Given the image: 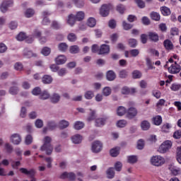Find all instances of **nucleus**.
<instances>
[{
	"label": "nucleus",
	"instance_id": "nucleus-63",
	"mask_svg": "<svg viewBox=\"0 0 181 181\" xmlns=\"http://www.w3.org/2000/svg\"><path fill=\"white\" fill-rule=\"evenodd\" d=\"M117 11L120 13H124V12H125V6L122 4H119L117 6Z\"/></svg>",
	"mask_w": 181,
	"mask_h": 181
},
{
	"label": "nucleus",
	"instance_id": "nucleus-43",
	"mask_svg": "<svg viewBox=\"0 0 181 181\" xmlns=\"http://www.w3.org/2000/svg\"><path fill=\"white\" fill-rule=\"evenodd\" d=\"M33 37H37V39H40L42 37V31L39 29H35L33 33Z\"/></svg>",
	"mask_w": 181,
	"mask_h": 181
},
{
	"label": "nucleus",
	"instance_id": "nucleus-15",
	"mask_svg": "<svg viewBox=\"0 0 181 181\" xmlns=\"http://www.w3.org/2000/svg\"><path fill=\"white\" fill-rule=\"evenodd\" d=\"M69 125L70 122L65 119L60 120L58 123V127L59 129H66V128H69Z\"/></svg>",
	"mask_w": 181,
	"mask_h": 181
},
{
	"label": "nucleus",
	"instance_id": "nucleus-14",
	"mask_svg": "<svg viewBox=\"0 0 181 181\" xmlns=\"http://www.w3.org/2000/svg\"><path fill=\"white\" fill-rule=\"evenodd\" d=\"M110 53V45H102L99 50V54H108Z\"/></svg>",
	"mask_w": 181,
	"mask_h": 181
},
{
	"label": "nucleus",
	"instance_id": "nucleus-27",
	"mask_svg": "<svg viewBox=\"0 0 181 181\" xmlns=\"http://www.w3.org/2000/svg\"><path fill=\"white\" fill-rule=\"evenodd\" d=\"M110 156L113 158H116V156H118L119 155V148L115 147L114 148H112L110 151Z\"/></svg>",
	"mask_w": 181,
	"mask_h": 181
},
{
	"label": "nucleus",
	"instance_id": "nucleus-48",
	"mask_svg": "<svg viewBox=\"0 0 181 181\" xmlns=\"http://www.w3.org/2000/svg\"><path fill=\"white\" fill-rule=\"evenodd\" d=\"M142 77V74L138 70H135L132 72L133 78H141Z\"/></svg>",
	"mask_w": 181,
	"mask_h": 181
},
{
	"label": "nucleus",
	"instance_id": "nucleus-26",
	"mask_svg": "<svg viewBox=\"0 0 181 181\" xmlns=\"http://www.w3.org/2000/svg\"><path fill=\"white\" fill-rule=\"evenodd\" d=\"M117 113L119 117H122V115H125L127 113V109L124 106H119L117 108Z\"/></svg>",
	"mask_w": 181,
	"mask_h": 181
},
{
	"label": "nucleus",
	"instance_id": "nucleus-44",
	"mask_svg": "<svg viewBox=\"0 0 181 181\" xmlns=\"http://www.w3.org/2000/svg\"><path fill=\"white\" fill-rule=\"evenodd\" d=\"M128 43H129V46L130 47H133V48H135L136 47L137 45H138V42H136V40L134 38H130L128 41Z\"/></svg>",
	"mask_w": 181,
	"mask_h": 181
},
{
	"label": "nucleus",
	"instance_id": "nucleus-18",
	"mask_svg": "<svg viewBox=\"0 0 181 181\" xmlns=\"http://www.w3.org/2000/svg\"><path fill=\"white\" fill-rule=\"evenodd\" d=\"M71 141L74 144H81L83 137L80 134H76L71 137Z\"/></svg>",
	"mask_w": 181,
	"mask_h": 181
},
{
	"label": "nucleus",
	"instance_id": "nucleus-2",
	"mask_svg": "<svg viewBox=\"0 0 181 181\" xmlns=\"http://www.w3.org/2000/svg\"><path fill=\"white\" fill-rule=\"evenodd\" d=\"M168 72L170 74H177L181 71V66L177 62L172 64L170 67L168 68Z\"/></svg>",
	"mask_w": 181,
	"mask_h": 181
},
{
	"label": "nucleus",
	"instance_id": "nucleus-12",
	"mask_svg": "<svg viewBox=\"0 0 181 181\" xmlns=\"http://www.w3.org/2000/svg\"><path fill=\"white\" fill-rule=\"evenodd\" d=\"M163 46H164L165 50L170 51V50H173V49H174L173 43L172 42V41L170 40H168V39L164 40Z\"/></svg>",
	"mask_w": 181,
	"mask_h": 181
},
{
	"label": "nucleus",
	"instance_id": "nucleus-8",
	"mask_svg": "<svg viewBox=\"0 0 181 181\" xmlns=\"http://www.w3.org/2000/svg\"><path fill=\"white\" fill-rule=\"evenodd\" d=\"M60 179H69V180H76V174L74 173L64 172L60 175Z\"/></svg>",
	"mask_w": 181,
	"mask_h": 181
},
{
	"label": "nucleus",
	"instance_id": "nucleus-38",
	"mask_svg": "<svg viewBox=\"0 0 181 181\" xmlns=\"http://www.w3.org/2000/svg\"><path fill=\"white\" fill-rule=\"evenodd\" d=\"M67 39L69 42H76L77 35L75 33H71L67 35Z\"/></svg>",
	"mask_w": 181,
	"mask_h": 181
},
{
	"label": "nucleus",
	"instance_id": "nucleus-35",
	"mask_svg": "<svg viewBox=\"0 0 181 181\" xmlns=\"http://www.w3.org/2000/svg\"><path fill=\"white\" fill-rule=\"evenodd\" d=\"M48 98H50V94L46 90H44L42 93L40 95V100H47Z\"/></svg>",
	"mask_w": 181,
	"mask_h": 181
},
{
	"label": "nucleus",
	"instance_id": "nucleus-32",
	"mask_svg": "<svg viewBox=\"0 0 181 181\" xmlns=\"http://www.w3.org/2000/svg\"><path fill=\"white\" fill-rule=\"evenodd\" d=\"M128 163H136L138 162V157L136 156H130L127 157Z\"/></svg>",
	"mask_w": 181,
	"mask_h": 181
},
{
	"label": "nucleus",
	"instance_id": "nucleus-16",
	"mask_svg": "<svg viewBox=\"0 0 181 181\" xmlns=\"http://www.w3.org/2000/svg\"><path fill=\"white\" fill-rule=\"evenodd\" d=\"M67 62V58L64 55H59L55 59V62L57 64H64Z\"/></svg>",
	"mask_w": 181,
	"mask_h": 181
},
{
	"label": "nucleus",
	"instance_id": "nucleus-57",
	"mask_svg": "<svg viewBox=\"0 0 181 181\" xmlns=\"http://www.w3.org/2000/svg\"><path fill=\"white\" fill-rule=\"evenodd\" d=\"M180 88H181V85L177 84V83H173L171 87H170V89L173 91H177V90H180Z\"/></svg>",
	"mask_w": 181,
	"mask_h": 181
},
{
	"label": "nucleus",
	"instance_id": "nucleus-53",
	"mask_svg": "<svg viewBox=\"0 0 181 181\" xmlns=\"http://www.w3.org/2000/svg\"><path fill=\"white\" fill-rule=\"evenodd\" d=\"M117 125L119 128H124L127 126V120L122 119L119 120L117 123Z\"/></svg>",
	"mask_w": 181,
	"mask_h": 181
},
{
	"label": "nucleus",
	"instance_id": "nucleus-4",
	"mask_svg": "<svg viewBox=\"0 0 181 181\" xmlns=\"http://www.w3.org/2000/svg\"><path fill=\"white\" fill-rule=\"evenodd\" d=\"M20 172H21V173H23L24 175H28V176H30V177L31 178L30 181H36V178H35L36 171L35 170V169H30V170H28L26 168H20Z\"/></svg>",
	"mask_w": 181,
	"mask_h": 181
},
{
	"label": "nucleus",
	"instance_id": "nucleus-28",
	"mask_svg": "<svg viewBox=\"0 0 181 181\" xmlns=\"http://www.w3.org/2000/svg\"><path fill=\"white\" fill-rule=\"evenodd\" d=\"M87 25L88 26H89V28H94V26L97 25V21H95V18L93 17L89 18L88 19Z\"/></svg>",
	"mask_w": 181,
	"mask_h": 181
},
{
	"label": "nucleus",
	"instance_id": "nucleus-56",
	"mask_svg": "<svg viewBox=\"0 0 181 181\" xmlns=\"http://www.w3.org/2000/svg\"><path fill=\"white\" fill-rule=\"evenodd\" d=\"M146 65L148 66V68L152 70L153 69V62L151 60V58L146 57Z\"/></svg>",
	"mask_w": 181,
	"mask_h": 181
},
{
	"label": "nucleus",
	"instance_id": "nucleus-52",
	"mask_svg": "<svg viewBox=\"0 0 181 181\" xmlns=\"http://www.w3.org/2000/svg\"><path fill=\"white\" fill-rule=\"evenodd\" d=\"M17 40H19V42H22L26 39V34L25 33H20L17 37Z\"/></svg>",
	"mask_w": 181,
	"mask_h": 181
},
{
	"label": "nucleus",
	"instance_id": "nucleus-9",
	"mask_svg": "<svg viewBox=\"0 0 181 181\" xmlns=\"http://www.w3.org/2000/svg\"><path fill=\"white\" fill-rule=\"evenodd\" d=\"M108 119V117H103L95 119V127H104Z\"/></svg>",
	"mask_w": 181,
	"mask_h": 181
},
{
	"label": "nucleus",
	"instance_id": "nucleus-7",
	"mask_svg": "<svg viewBox=\"0 0 181 181\" xmlns=\"http://www.w3.org/2000/svg\"><path fill=\"white\" fill-rule=\"evenodd\" d=\"M103 149V144L101 142L96 141H94L92 144V151L95 153H98V152H101Z\"/></svg>",
	"mask_w": 181,
	"mask_h": 181
},
{
	"label": "nucleus",
	"instance_id": "nucleus-21",
	"mask_svg": "<svg viewBox=\"0 0 181 181\" xmlns=\"http://www.w3.org/2000/svg\"><path fill=\"white\" fill-rule=\"evenodd\" d=\"M106 175L107 176V179H114V176H115L114 168H109L106 171Z\"/></svg>",
	"mask_w": 181,
	"mask_h": 181
},
{
	"label": "nucleus",
	"instance_id": "nucleus-37",
	"mask_svg": "<svg viewBox=\"0 0 181 181\" xmlns=\"http://www.w3.org/2000/svg\"><path fill=\"white\" fill-rule=\"evenodd\" d=\"M35 15V10L32 8H28L25 12V18H32Z\"/></svg>",
	"mask_w": 181,
	"mask_h": 181
},
{
	"label": "nucleus",
	"instance_id": "nucleus-1",
	"mask_svg": "<svg viewBox=\"0 0 181 181\" xmlns=\"http://www.w3.org/2000/svg\"><path fill=\"white\" fill-rule=\"evenodd\" d=\"M52 137L47 136L42 139L43 144L40 150L42 152H45L46 155L50 156L53 153V145H52Z\"/></svg>",
	"mask_w": 181,
	"mask_h": 181
},
{
	"label": "nucleus",
	"instance_id": "nucleus-50",
	"mask_svg": "<svg viewBox=\"0 0 181 181\" xmlns=\"http://www.w3.org/2000/svg\"><path fill=\"white\" fill-rule=\"evenodd\" d=\"M115 169L117 172H121L122 170V163L117 161L115 164Z\"/></svg>",
	"mask_w": 181,
	"mask_h": 181
},
{
	"label": "nucleus",
	"instance_id": "nucleus-11",
	"mask_svg": "<svg viewBox=\"0 0 181 181\" xmlns=\"http://www.w3.org/2000/svg\"><path fill=\"white\" fill-rule=\"evenodd\" d=\"M11 141L14 145H19L21 142H22V138L21 137V135L18 134H14L11 136Z\"/></svg>",
	"mask_w": 181,
	"mask_h": 181
},
{
	"label": "nucleus",
	"instance_id": "nucleus-60",
	"mask_svg": "<svg viewBox=\"0 0 181 181\" xmlns=\"http://www.w3.org/2000/svg\"><path fill=\"white\" fill-rule=\"evenodd\" d=\"M169 129H170V124H169V123L163 125L161 127L162 132H169Z\"/></svg>",
	"mask_w": 181,
	"mask_h": 181
},
{
	"label": "nucleus",
	"instance_id": "nucleus-30",
	"mask_svg": "<svg viewBox=\"0 0 181 181\" xmlns=\"http://www.w3.org/2000/svg\"><path fill=\"white\" fill-rule=\"evenodd\" d=\"M151 165L153 166H159V156H154L151 159Z\"/></svg>",
	"mask_w": 181,
	"mask_h": 181
},
{
	"label": "nucleus",
	"instance_id": "nucleus-13",
	"mask_svg": "<svg viewBox=\"0 0 181 181\" xmlns=\"http://www.w3.org/2000/svg\"><path fill=\"white\" fill-rule=\"evenodd\" d=\"M106 78L108 81H114L117 78V74L112 70L108 71L106 73Z\"/></svg>",
	"mask_w": 181,
	"mask_h": 181
},
{
	"label": "nucleus",
	"instance_id": "nucleus-40",
	"mask_svg": "<svg viewBox=\"0 0 181 181\" xmlns=\"http://www.w3.org/2000/svg\"><path fill=\"white\" fill-rule=\"evenodd\" d=\"M119 78H127L128 77V71L125 69H122L119 72Z\"/></svg>",
	"mask_w": 181,
	"mask_h": 181
},
{
	"label": "nucleus",
	"instance_id": "nucleus-51",
	"mask_svg": "<svg viewBox=\"0 0 181 181\" xmlns=\"http://www.w3.org/2000/svg\"><path fill=\"white\" fill-rule=\"evenodd\" d=\"M103 94L105 97H108V95H111V88L110 87H105L103 90Z\"/></svg>",
	"mask_w": 181,
	"mask_h": 181
},
{
	"label": "nucleus",
	"instance_id": "nucleus-45",
	"mask_svg": "<svg viewBox=\"0 0 181 181\" xmlns=\"http://www.w3.org/2000/svg\"><path fill=\"white\" fill-rule=\"evenodd\" d=\"M122 26L124 30H129V29H132V28H134L132 24H129L125 21L122 22Z\"/></svg>",
	"mask_w": 181,
	"mask_h": 181
},
{
	"label": "nucleus",
	"instance_id": "nucleus-59",
	"mask_svg": "<svg viewBox=\"0 0 181 181\" xmlns=\"http://www.w3.org/2000/svg\"><path fill=\"white\" fill-rule=\"evenodd\" d=\"M135 2L141 9L145 8V1L142 0H135Z\"/></svg>",
	"mask_w": 181,
	"mask_h": 181
},
{
	"label": "nucleus",
	"instance_id": "nucleus-61",
	"mask_svg": "<svg viewBox=\"0 0 181 181\" xmlns=\"http://www.w3.org/2000/svg\"><path fill=\"white\" fill-rule=\"evenodd\" d=\"M129 54H131V56H132V57H136V56H139V49H132L129 51Z\"/></svg>",
	"mask_w": 181,
	"mask_h": 181
},
{
	"label": "nucleus",
	"instance_id": "nucleus-33",
	"mask_svg": "<svg viewBox=\"0 0 181 181\" xmlns=\"http://www.w3.org/2000/svg\"><path fill=\"white\" fill-rule=\"evenodd\" d=\"M148 37L153 42H158V40L159 39V35L155 33H148Z\"/></svg>",
	"mask_w": 181,
	"mask_h": 181
},
{
	"label": "nucleus",
	"instance_id": "nucleus-47",
	"mask_svg": "<svg viewBox=\"0 0 181 181\" xmlns=\"http://www.w3.org/2000/svg\"><path fill=\"white\" fill-rule=\"evenodd\" d=\"M88 121H94L95 119V110H90V113L87 118Z\"/></svg>",
	"mask_w": 181,
	"mask_h": 181
},
{
	"label": "nucleus",
	"instance_id": "nucleus-22",
	"mask_svg": "<svg viewBox=\"0 0 181 181\" xmlns=\"http://www.w3.org/2000/svg\"><path fill=\"white\" fill-rule=\"evenodd\" d=\"M42 81L44 84H51L52 81H53V78L50 75H45L42 78Z\"/></svg>",
	"mask_w": 181,
	"mask_h": 181
},
{
	"label": "nucleus",
	"instance_id": "nucleus-41",
	"mask_svg": "<svg viewBox=\"0 0 181 181\" xmlns=\"http://www.w3.org/2000/svg\"><path fill=\"white\" fill-rule=\"evenodd\" d=\"M84 97L86 100H91L94 97V92L88 90L85 93Z\"/></svg>",
	"mask_w": 181,
	"mask_h": 181
},
{
	"label": "nucleus",
	"instance_id": "nucleus-25",
	"mask_svg": "<svg viewBox=\"0 0 181 181\" xmlns=\"http://www.w3.org/2000/svg\"><path fill=\"white\" fill-rule=\"evenodd\" d=\"M141 129H143V131H148V129H149V128H151V123H149V122H148V120H144V121L141 122Z\"/></svg>",
	"mask_w": 181,
	"mask_h": 181
},
{
	"label": "nucleus",
	"instance_id": "nucleus-34",
	"mask_svg": "<svg viewBox=\"0 0 181 181\" xmlns=\"http://www.w3.org/2000/svg\"><path fill=\"white\" fill-rule=\"evenodd\" d=\"M74 127L77 131H79V129H83V128H84V123L80 121L76 122L74 123Z\"/></svg>",
	"mask_w": 181,
	"mask_h": 181
},
{
	"label": "nucleus",
	"instance_id": "nucleus-39",
	"mask_svg": "<svg viewBox=\"0 0 181 181\" xmlns=\"http://www.w3.org/2000/svg\"><path fill=\"white\" fill-rule=\"evenodd\" d=\"M10 94H12V95H16L18 93H19V88L18 86H12L9 89Z\"/></svg>",
	"mask_w": 181,
	"mask_h": 181
},
{
	"label": "nucleus",
	"instance_id": "nucleus-36",
	"mask_svg": "<svg viewBox=\"0 0 181 181\" xmlns=\"http://www.w3.org/2000/svg\"><path fill=\"white\" fill-rule=\"evenodd\" d=\"M68 47L69 46L67 45V44H66V42H61L58 45V48H59V50H60V52H66Z\"/></svg>",
	"mask_w": 181,
	"mask_h": 181
},
{
	"label": "nucleus",
	"instance_id": "nucleus-20",
	"mask_svg": "<svg viewBox=\"0 0 181 181\" xmlns=\"http://www.w3.org/2000/svg\"><path fill=\"white\" fill-rule=\"evenodd\" d=\"M49 15H50V13H49V12L44 11L42 13V16L44 17V18L42 20V25H49L50 24V20H49V18H47V16H49Z\"/></svg>",
	"mask_w": 181,
	"mask_h": 181
},
{
	"label": "nucleus",
	"instance_id": "nucleus-46",
	"mask_svg": "<svg viewBox=\"0 0 181 181\" xmlns=\"http://www.w3.org/2000/svg\"><path fill=\"white\" fill-rule=\"evenodd\" d=\"M51 28H52V29H55L56 30H59V29L61 28L60 23L56 21H53L51 23Z\"/></svg>",
	"mask_w": 181,
	"mask_h": 181
},
{
	"label": "nucleus",
	"instance_id": "nucleus-54",
	"mask_svg": "<svg viewBox=\"0 0 181 181\" xmlns=\"http://www.w3.org/2000/svg\"><path fill=\"white\" fill-rule=\"evenodd\" d=\"M50 52H51L50 48L45 47L42 48L41 53L44 56H49V54H50Z\"/></svg>",
	"mask_w": 181,
	"mask_h": 181
},
{
	"label": "nucleus",
	"instance_id": "nucleus-31",
	"mask_svg": "<svg viewBox=\"0 0 181 181\" xmlns=\"http://www.w3.org/2000/svg\"><path fill=\"white\" fill-rule=\"evenodd\" d=\"M76 8H83L84 6V0H71Z\"/></svg>",
	"mask_w": 181,
	"mask_h": 181
},
{
	"label": "nucleus",
	"instance_id": "nucleus-5",
	"mask_svg": "<svg viewBox=\"0 0 181 181\" xmlns=\"http://www.w3.org/2000/svg\"><path fill=\"white\" fill-rule=\"evenodd\" d=\"M13 5V0H6L4 1L0 6V11L3 13H5L8 11V8L9 6H12Z\"/></svg>",
	"mask_w": 181,
	"mask_h": 181
},
{
	"label": "nucleus",
	"instance_id": "nucleus-10",
	"mask_svg": "<svg viewBox=\"0 0 181 181\" xmlns=\"http://www.w3.org/2000/svg\"><path fill=\"white\" fill-rule=\"evenodd\" d=\"M100 13L103 18L108 16L110 13V6L107 4H103L100 8Z\"/></svg>",
	"mask_w": 181,
	"mask_h": 181
},
{
	"label": "nucleus",
	"instance_id": "nucleus-42",
	"mask_svg": "<svg viewBox=\"0 0 181 181\" xmlns=\"http://www.w3.org/2000/svg\"><path fill=\"white\" fill-rule=\"evenodd\" d=\"M23 56H25V57H28V59L30 57H33V52L28 49V48H25L23 51Z\"/></svg>",
	"mask_w": 181,
	"mask_h": 181
},
{
	"label": "nucleus",
	"instance_id": "nucleus-55",
	"mask_svg": "<svg viewBox=\"0 0 181 181\" xmlns=\"http://www.w3.org/2000/svg\"><path fill=\"white\" fill-rule=\"evenodd\" d=\"M141 21H142L143 25H145L146 26L151 25V20L149 19V18H148L146 16H144L141 18Z\"/></svg>",
	"mask_w": 181,
	"mask_h": 181
},
{
	"label": "nucleus",
	"instance_id": "nucleus-19",
	"mask_svg": "<svg viewBox=\"0 0 181 181\" xmlns=\"http://www.w3.org/2000/svg\"><path fill=\"white\" fill-rule=\"evenodd\" d=\"M160 11L162 15H163V16H169V15H170V13H171L170 8H169L167 6L160 7Z\"/></svg>",
	"mask_w": 181,
	"mask_h": 181
},
{
	"label": "nucleus",
	"instance_id": "nucleus-58",
	"mask_svg": "<svg viewBox=\"0 0 181 181\" xmlns=\"http://www.w3.org/2000/svg\"><path fill=\"white\" fill-rule=\"evenodd\" d=\"M57 125H56V123L54 122H49L47 123V127L51 130L53 131V129H56V127Z\"/></svg>",
	"mask_w": 181,
	"mask_h": 181
},
{
	"label": "nucleus",
	"instance_id": "nucleus-17",
	"mask_svg": "<svg viewBox=\"0 0 181 181\" xmlns=\"http://www.w3.org/2000/svg\"><path fill=\"white\" fill-rule=\"evenodd\" d=\"M50 101L52 104H57L60 101V95L59 93H53L50 97Z\"/></svg>",
	"mask_w": 181,
	"mask_h": 181
},
{
	"label": "nucleus",
	"instance_id": "nucleus-64",
	"mask_svg": "<svg viewBox=\"0 0 181 181\" xmlns=\"http://www.w3.org/2000/svg\"><path fill=\"white\" fill-rule=\"evenodd\" d=\"M180 158H181V146L177 147V148L176 159H177L180 162H181Z\"/></svg>",
	"mask_w": 181,
	"mask_h": 181
},
{
	"label": "nucleus",
	"instance_id": "nucleus-23",
	"mask_svg": "<svg viewBox=\"0 0 181 181\" xmlns=\"http://www.w3.org/2000/svg\"><path fill=\"white\" fill-rule=\"evenodd\" d=\"M69 52L71 54H77V53L80 52V47L78 45H72L69 47Z\"/></svg>",
	"mask_w": 181,
	"mask_h": 181
},
{
	"label": "nucleus",
	"instance_id": "nucleus-3",
	"mask_svg": "<svg viewBox=\"0 0 181 181\" xmlns=\"http://www.w3.org/2000/svg\"><path fill=\"white\" fill-rule=\"evenodd\" d=\"M172 141L169 140H166L163 142V144L160 146V153H166L169 149L172 148Z\"/></svg>",
	"mask_w": 181,
	"mask_h": 181
},
{
	"label": "nucleus",
	"instance_id": "nucleus-6",
	"mask_svg": "<svg viewBox=\"0 0 181 181\" xmlns=\"http://www.w3.org/2000/svg\"><path fill=\"white\" fill-rule=\"evenodd\" d=\"M136 115H138V110H136V108L134 107H130L127 110V118H129V119H132V118H135Z\"/></svg>",
	"mask_w": 181,
	"mask_h": 181
},
{
	"label": "nucleus",
	"instance_id": "nucleus-62",
	"mask_svg": "<svg viewBox=\"0 0 181 181\" xmlns=\"http://www.w3.org/2000/svg\"><path fill=\"white\" fill-rule=\"evenodd\" d=\"M35 125L37 128H42L43 127V120L38 119L35 121Z\"/></svg>",
	"mask_w": 181,
	"mask_h": 181
},
{
	"label": "nucleus",
	"instance_id": "nucleus-29",
	"mask_svg": "<svg viewBox=\"0 0 181 181\" xmlns=\"http://www.w3.org/2000/svg\"><path fill=\"white\" fill-rule=\"evenodd\" d=\"M86 16V13H84V11H78L76 13V15L75 16L76 21H83Z\"/></svg>",
	"mask_w": 181,
	"mask_h": 181
},
{
	"label": "nucleus",
	"instance_id": "nucleus-49",
	"mask_svg": "<svg viewBox=\"0 0 181 181\" xmlns=\"http://www.w3.org/2000/svg\"><path fill=\"white\" fill-rule=\"evenodd\" d=\"M144 146L145 141H144V139H139L137 142V149L141 151V149H144Z\"/></svg>",
	"mask_w": 181,
	"mask_h": 181
},
{
	"label": "nucleus",
	"instance_id": "nucleus-24",
	"mask_svg": "<svg viewBox=\"0 0 181 181\" xmlns=\"http://www.w3.org/2000/svg\"><path fill=\"white\" fill-rule=\"evenodd\" d=\"M76 21L77 20L76 19L75 16L73 14H70L68 16L67 23L68 25H70V26H74V23H76Z\"/></svg>",
	"mask_w": 181,
	"mask_h": 181
}]
</instances>
